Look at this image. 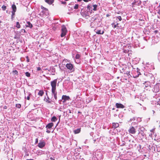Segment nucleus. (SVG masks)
Wrapping results in <instances>:
<instances>
[{"mask_svg": "<svg viewBox=\"0 0 160 160\" xmlns=\"http://www.w3.org/2000/svg\"><path fill=\"white\" fill-rule=\"evenodd\" d=\"M61 31L62 33L61 34V37H63L66 35L67 32L66 28L64 25L62 26Z\"/></svg>", "mask_w": 160, "mask_h": 160, "instance_id": "f257e3e1", "label": "nucleus"}, {"mask_svg": "<svg viewBox=\"0 0 160 160\" xmlns=\"http://www.w3.org/2000/svg\"><path fill=\"white\" fill-rule=\"evenodd\" d=\"M51 94L52 96L53 97V96L54 98L55 99V100H57V92L56 91V88H52L51 90Z\"/></svg>", "mask_w": 160, "mask_h": 160, "instance_id": "f03ea898", "label": "nucleus"}, {"mask_svg": "<svg viewBox=\"0 0 160 160\" xmlns=\"http://www.w3.org/2000/svg\"><path fill=\"white\" fill-rule=\"evenodd\" d=\"M156 145L154 143H151L150 145H149L148 147V148L150 151L153 150L154 152H156Z\"/></svg>", "mask_w": 160, "mask_h": 160, "instance_id": "7ed1b4c3", "label": "nucleus"}, {"mask_svg": "<svg viewBox=\"0 0 160 160\" xmlns=\"http://www.w3.org/2000/svg\"><path fill=\"white\" fill-rule=\"evenodd\" d=\"M57 81V79H55L51 82L50 84L52 88H56Z\"/></svg>", "mask_w": 160, "mask_h": 160, "instance_id": "20e7f679", "label": "nucleus"}, {"mask_svg": "<svg viewBox=\"0 0 160 160\" xmlns=\"http://www.w3.org/2000/svg\"><path fill=\"white\" fill-rule=\"evenodd\" d=\"M67 68L69 69L71 72L74 71V68H73V65L71 63H67L66 65Z\"/></svg>", "mask_w": 160, "mask_h": 160, "instance_id": "39448f33", "label": "nucleus"}, {"mask_svg": "<svg viewBox=\"0 0 160 160\" xmlns=\"http://www.w3.org/2000/svg\"><path fill=\"white\" fill-rule=\"evenodd\" d=\"M129 132L132 134H134L136 132V129L133 127H131L128 130Z\"/></svg>", "mask_w": 160, "mask_h": 160, "instance_id": "423d86ee", "label": "nucleus"}, {"mask_svg": "<svg viewBox=\"0 0 160 160\" xmlns=\"http://www.w3.org/2000/svg\"><path fill=\"white\" fill-rule=\"evenodd\" d=\"M62 99L63 100V102H65L66 101H68L70 99V97L69 96L66 95H62Z\"/></svg>", "mask_w": 160, "mask_h": 160, "instance_id": "0eeeda50", "label": "nucleus"}, {"mask_svg": "<svg viewBox=\"0 0 160 160\" xmlns=\"http://www.w3.org/2000/svg\"><path fill=\"white\" fill-rule=\"evenodd\" d=\"M46 143L44 141L40 142L38 144V146L41 148H42L45 145Z\"/></svg>", "mask_w": 160, "mask_h": 160, "instance_id": "6e6552de", "label": "nucleus"}, {"mask_svg": "<svg viewBox=\"0 0 160 160\" xmlns=\"http://www.w3.org/2000/svg\"><path fill=\"white\" fill-rule=\"evenodd\" d=\"M115 106L117 108H123L125 107V106L122 104L118 103H116Z\"/></svg>", "mask_w": 160, "mask_h": 160, "instance_id": "1a4fd4ad", "label": "nucleus"}, {"mask_svg": "<svg viewBox=\"0 0 160 160\" xmlns=\"http://www.w3.org/2000/svg\"><path fill=\"white\" fill-rule=\"evenodd\" d=\"M150 83L149 82H145V83H144V88L146 90H148V88L150 87Z\"/></svg>", "mask_w": 160, "mask_h": 160, "instance_id": "9d476101", "label": "nucleus"}, {"mask_svg": "<svg viewBox=\"0 0 160 160\" xmlns=\"http://www.w3.org/2000/svg\"><path fill=\"white\" fill-rule=\"evenodd\" d=\"M95 30H96V33L98 34H103L104 32V30H103L102 31L101 30H98L95 29Z\"/></svg>", "mask_w": 160, "mask_h": 160, "instance_id": "9b49d317", "label": "nucleus"}, {"mask_svg": "<svg viewBox=\"0 0 160 160\" xmlns=\"http://www.w3.org/2000/svg\"><path fill=\"white\" fill-rule=\"evenodd\" d=\"M53 126V123L52 122H50L48 123L46 127V128L47 129H51L52 128Z\"/></svg>", "mask_w": 160, "mask_h": 160, "instance_id": "f8f14e48", "label": "nucleus"}, {"mask_svg": "<svg viewBox=\"0 0 160 160\" xmlns=\"http://www.w3.org/2000/svg\"><path fill=\"white\" fill-rule=\"evenodd\" d=\"M112 124V128L114 129L118 127L119 126V124L118 123L113 122Z\"/></svg>", "mask_w": 160, "mask_h": 160, "instance_id": "ddd939ff", "label": "nucleus"}, {"mask_svg": "<svg viewBox=\"0 0 160 160\" xmlns=\"http://www.w3.org/2000/svg\"><path fill=\"white\" fill-rule=\"evenodd\" d=\"M111 25L114 28H119V27L118 26L119 23H117L116 24L115 22H113L112 23Z\"/></svg>", "mask_w": 160, "mask_h": 160, "instance_id": "4468645a", "label": "nucleus"}, {"mask_svg": "<svg viewBox=\"0 0 160 160\" xmlns=\"http://www.w3.org/2000/svg\"><path fill=\"white\" fill-rule=\"evenodd\" d=\"M25 98H26V94H27L28 95L27 96V99L28 100H30V96L31 95V93H30V92H26V93H25Z\"/></svg>", "mask_w": 160, "mask_h": 160, "instance_id": "2eb2a0df", "label": "nucleus"}, {"mask_svg": "<svg viewBox=\"0 0 160 160\" xmlns=\"http://www.w3.org/2000/svg\"><path fill=\"white\" fill-rule=\"evenodd\" d=\"M141 4V2L140 1H138L137 2H136L135 1L134 2H132V5H136L138 6H139Z\"/></svg>", "mask_w": 160, "mask_h": 160, "instance_id": "dca6fc26", "label": "nucleus"}, {"mask_svg": "<svg viewBox=\"0 0 160 160\" xmlns=\"http://www.w3.org/2000/svg\"><path fill=\"white\" fill-rule=\"evenodd\" d=\"M45 2L49 5L52 4L54 2V0H44Z\"/></svg>", "mask_w": 160, "mask_h": 160, "instance_id": "f3484780", "label": "nucleus"}, {"mask_svg": "<svg viewBox=\"0 0 160 160\" xmlns=\"http://www.w3.org/2000/svg\"><path fill=\"white\" fill-rule=\"evenodd\" d=\"M138 134L140 135H141L142 137L140 138V139H142V138H143L144 135H145L143 132H139L138 133Z\"/></svg>", "mask_w": 160, "mask_h": 160, "instance_id": "a211bd4d", "label": "nucleus"}, {"mask_svg": "<svg viewBox=\"0 0 160 160\" xmlns=\"http://www.w3.org/2000/svg\"><path fill=\"white\" fill-rule=\"evenodd\" d=\"M36 153L38 155H40L44 154V152H43L41 150H38L37 151Z\"/></svg>", "mask_w": 160, "mask_h": 160, "instance_id": "6ab92c4d", "label": "nucleus"}, {"mask_svg": "<svg viewBox=\"0 0 160 160\" xmlns=\"http://www.w3.org/2000/svg\"><path fill=\"white\" fill-rule=\"evenodd\" d=\"M12 11H13L14 12H16V10H17V8H16V5L14 4L12 5Z\"/></svg>", "mask_w": 160, "mask_h": 160, "instance_id": "aec40b11", "label": "nucleus"}, {"mask_svg": "<svg viewBox=\"0 0 160 160\" xmlns=\"http://www.w3.org/2000/svg\"><path fill=\"white\" fill-rule=\"evenodd\" d=\"M26 26L27 27H28L30 28H32V24L30 22H27V24H26Z\"/></svg>", "mask_w": 160, "mask_h": 160, "instance_id": "412c9836", "label": "nucleus"}, {"mask_svg": "<svg viewBox=\"0 0 160 160\" xmlns=\"http://www.w3.org/2000/svg\"><path fill=\"white\" fill-rule=\"evenodd\" d=\"M81 131V128H78L77 129L74 130V132L75 134H78Z\"/></svg>", "mask_w": 160, "mask_h": 160, "instance_id": "4be33fe9", "label": "nucleus"}, {"mask_svg": "<svg viewBox=\"0 0 160 160\" xmlns=\"http://www.w3.org/2000/svg\"><path fill=\"white\" fill-rule=\"evenodd\" d=\"M159 90V88H158L157 86L155 87L154 88V89L153 90V92H158Z\"/></svg>", "mask_w": 160, "mask_h": 160, "instance_id": "5701e85b", "label": "nucleus"}, {"mask_svg": "<svg viewBox=\"0 0 160 160\" xmlns=\"http://www.w3.org/2000/svg\"><path fill=\"white\" fill-rule=\"evenodd\" d=\"M44 92L43 90H40L38 92V95L40 96H42L44 94Z\"/></svg>", "mask_w": 160, "mask_h": 160, "instance_id": "b1692460", "label": "nucleus"}, {"mask_svg": "<svg viewBox=\"0 0 160 160\" xmlns=\"http://www.w3.org/2000/svg\"><path fill=\"white\" fill-rule=\"evenodd\" d=\"M92 10L94 11H96L97 10V8L98 7V5L96 4L93 5L92 6Z\"/></svg>", "mask_w": 160, "mask_h": 160, "instance_id": "393cba45", "label": "nucleus"}, {"mask_svg": "<svg viewBox=\"0 0 160 160\" xmlns=\"http://www.w3.org/2000/svg\"><path fill=\"white\" fill-rule=\"evenodd\" d=\"M57 120V118L55 116H53L51 118V121L52 122H55Z\"/></svg>", "mask_w": 160, "mask_h": 160, "instance_id": "a878e982", "label": "nucleus"}, {"mask_svg": "<svg viewBox=\"0 0 160 160\" xmlns=\"http://www.w3.org/2000/svg\"><path fill=\"white\" fill-rule=\"evenodd\" d=\"M15 12L13 11H12V15H11V19L12 20H13L15 17Z\"/></svg>", "mask_w": 160, "mask_h": 160, "instance_id": "bb28decb", "label": "nucleus"}, {"mask_svg": "<svg viewBox=\"0 0 160 160\" xmlns=\"http://www.w3.org/2000/svg\"><path fill=\"white\" fill-rule=\"evenodd\" d=\"M87 8L89 10L92 9V6L90 4H89L87 6Z\"/></svg>", "mask_w": 160, "mask_h": 160, "instance_id": "cd10ccee", "label": "nucleus"}, {"mask_svg": "<svg viewBox=\"0 0 160 160\" xmlns=\"http://www.w3.org/2000/svg\"><path fill=\"white\" fill-rule=\"evenodd\" d=\"M16 27L18 28H20L21 25L19 22H16Z\"/></svg>", "mask_w": 160, "mask_h": 160, "instance_id": "c85d7f7f", "label": "nucleus"}, {"mask_svg": "<svg viewBox=\"0 0 160 160\" xmlns=\"http://www.w3.org/2000/svg\"><path fill=\"white\" fill-rule=\"evenodd\" d=\"M95 22H92L91 23V28H94L95 27H96L97 26H98V25H93V24L95 23Z\"/></svg>", "mask_w": 160, "mask_h": 160, "instance_id": "c756f323", "label": "nucleus"}, {"mask_svg": "<svg viewBox=\"0 0 160 160\" xmlns=\"http://www.w3.org/2000/svg\"><path fill=\"white\" fill-rule=\"evenodd\" d=\"M50 98L48 97H47V98L45 99L44 100L46 101V102L48 103H51V101L49 100Z\"/></svg>", "mask_w": 160, "mask_h": 160, "instance_id": "7c9ffc66", "label": "nucleus"}, {"mask_svg": "<svg viewBox=\"0 0 160 160\" xmlns=\"http://www.w3.org/2000/svg\"><path fill=\"white\" fill-rule=\"evenodd\" d=\"M156 151L158 152H160V146H157L156 147Z\"/></svg>", "mask_w": 160, "mask_h": 160, "instance_id": "2f4dec72", "label": "nucleus"}, {"mask_svg": "<svg viewBox=\"0 0 160 160\" xmlns=\"http://www.w3.org/2000/svg\"><path fill=\"white\" fill-rule=\"evenodd\" d=\"M80 55L79 54H77L76 55L75 58L76 59H78L80 58Z\"/></svg>", "mask_w": 160, "mask_h": 160, "instance_id": "473e14b6", "label": "nucleus"}, {"mask_svg": "<svg viewBox=\"0 0 160 160\" xmlns=\"http://www.w3.org/2000/svg\"><path fill=\"white\" fill-rule=\"evenodd\" d=\"M16 107L17 108H20L21 107V105L20 104H17L16 105Z\"/></svg>", "mask_w": 160, "mask_h": 160, "instance_id": "72a5a7b5", "label": "nucleus"}, {"mask_svg": "<svg viewBox=\"0 0 160 160\" xmlns=\"http://www.w3.org/2000/svg\"><path fill=\"white\" fill-rule=\"evenodd\" d=\"M83 14V16L84 17L86 18L88 16V15H87V12L85 11L84 12Z\"/></svg>", "mask_w": 160, "mask_h": 160, "instance_id": "f704fd0d", "label": "nucleus"}, {"mask_svg": "<svg viewBox=\"0 0 160 160\" xmlns=\"http://www.w3.org/2000/svg\"><path fill=\"white\" fill-rule=\"evenodd\" d=\"M25 75H26V76H27L28 77H29L30 76V73L28 72H26L25 73Z\"/></svg>", "mask_w": 160, "mask_h": 160, "instance_id": "c9c22d12", "label": "nucleus"}, {"mask_svg": "<svg viewBox=\"0 0 160 160\" xmlns=\"http://www.w3.org/2000/svg\"><path fill=\"white\" fill-rule=\"evenodd\" d=\"M2 9L4 11L6 10V6H5L4 5H3L2 7Z\"/></svg>", "mask_w": 160, "mask_h": 160, "instance_id": "e433bc0d", "label": "nucleus"}, {"mask_svg": "<svg viewBox=\"0 0 160 160\" xmlns=\"http://www.w3.org/2000/svg\"><path fill=\"white\" fill-rule=\"evenodd\" d=\"M12 72L14 74H18V72L16 70H13Z\"/></svg>", "mask_w": 160, "mask_h": 160, "instance_id": "4c0bfd02", "label": "nucleus"}, {"mask_svg": "<svg viewBox=\"0 0 160 160\" xmlns=\"http://www.w3.org/2000/svg\"><path fill=\"white\" fill-rule=\"evenodd\" d=\"M78 7V4H75L74 7V9H77Z\"/></svg>", "mask_w": 160, "mask_h": 160, "instance_id": "58836bf2", "label": "nucleus"}, {"mask_svg": "<svg viewBox=\"0 0 160 160\" xmlns=\"http://www.w3.org/2000/svg\"><path fill=\"white\" fill-rule=\"evenodd\" d=\"M41 8L43 10H45V11H48V9L47 8H46L43 7L42 6H41Z\"/></svg>", "mask_w": 160, "mask_h": 160, "instance_id": "ea45409f", "label": "nucleus"}, {"mask_svg": "<svg viewBox=\"0 0 160 160\" xmlns=\"http://www.w3.org/2000/svg\"><path fill=\"white\" fill-rule=\"evenodd\" d=\"M117 18L118 19L119 21H121L122 19L121 17L120 16L117 17Z\"/></svg>", "mask_w": 160, "mask_h": 160, "instance_id": "a19ab883", "label": "nucleus"}, {"mask_svg": "<svg viewBox=\"0 0 160 160\" xmlns=\"http://www.w3.org/2000/svg\"><path fill=\"white\" fill-rule=\"evenodd\" d=\"M124 74H126L128 76L130 75L129 71H127L126 73H124Z\"/></svg>", "mask_w": 160, "mask_h": 160, "instance_id": "79ce46f5", "label": "nucleus"}, {"mask_svg": "<svg viewBox=\"0 0 160 160\" xmlns=\"http://www.w3.org/2000/svg\"><path fill=\"white\" fill-rule=\"evenodd\" d=\"M135 120V117H133L132 118H131L130 119V121H134Z\"/></svg>", "mask_w": 160, "mask_h": 160, "instance_id": "37998d69", "label": "nucleus"}, {"mask_svg": "<svg viewBox=\"0 0 160 160\" xmlns=\"http://www.w3.org/2000/svg\"><path fill=\"white\" fill-rule=\"evenodd\" d=\"M65 1H62L61 2L62 4H65V5L66 4V2Z\"/></svg>", "mask_w": 160, "mask_h": 160, "instance_id": "c03bdc74", "label": "nucleus"}, {"mask_svg": "<svg viewBox=\"0 0 160 160\" xmlns=\"http://www.w3.org/2000/svg\"><path fill=\"white\" fill-rule=\"evenodd\" d=\"M26 58H27V62H29V58H28V56H27V57H26Z\"/></svg>", "mask_w": 160, "mask_h": 160, "instance_id": "a18cd8bd", "label": "nucleus"}, {"mask_svg": "<svg viewBox=\"0 0 160 160\" xmlns=\"http://www.w3.org/2000/svg\"><path fill=\"white\" fill-rule=\"evenodd\" d=\"M41 70V68L40 67H38V68H37V71H40Z\"/></svg>", "mask_w": 160, "mask_h": 160, "instance_id": "49530a36", "label": "nucleus"}, {"mask_svg": "<svg viewBox=\"0 0 160 160\" xmlns=\"http://www.w3.org/2000/svg\"><path fill=\"white\" fill-rule=\"evenodd\" d=\"M92 20H96V18H94V17H93L92 18V19H91Z\"/></svg>", "mask_w": 160, "mask_h": 160, "instance_id": "de8ad7c7", "label": "nucleus"}, {"mask_svg": "<svg viewBox=\"0 0 160 160\" xmlns=\"http://www.w3.org/2000/svg\"><path fill=\"white\" fill-rule=\"evenodd\" d=\"M85 2H88L89 1H91V0H83Z\"/></svg>", "mask_w": 160, "mask_h": 160, "instance_id": "09e8293b", "label": "nucleus"}, {"mask_svg": "<svg viewBox=\"0 0 160 160\" xmlns=\"http://www.w3.org/2000/svg\"><path fill=\"white\" fill-rule=\"evenodd\" d=\"M21 32H26V31H25V29H22L21 30Z\"/></svg>", "mask_w": 160, "mask_h": 160, "instance_id": "8fccbe9b", "label": "nucleus"}, {"mask_svg": "<svg viewBox=\"0 0 160 160\" xmlns=\"http://www.w3.org/2000/svg\"><path fill=\"white\" fill-rule=\"evenodd\" d=\"M158 13L160 15V8H158Z\"/></svg>", "mask_w": 160, "mask_h": 160, "instance_id": "3c124183", "label": "nucleus"}, {"mask_svg": "<svg viewBox=\"0 0 160 160\" xmlns=\"http://www.w3.org/2000/svg\"><path fill=\"white\" fill-rule=\"evenodd\" d=\"M38 142V138H36L35 139V143H37Z\"/></svg>", "mask_w": 160, "mask_h": 160, "instance_id": "603ef678", "label": "nucleus"}, {"mask_svg": "<svg viewBox=\"0 0 160 160\" xmlns=\"http://www.w3.org/2000/svg\"><path fill=\"white\" fill-rule=\"evenodd\" d=\"M3 108L5 109H7V107L6 106H4L3 107Z\"/></svg>", "mask_w": 160, "mask_h": 160, "instance_id": "864d4df0", "label": "nucleus"}, {"mask_svg": "<svg viewBox=\"0 0 160 160\" xmlns=\"http://www.w3.org/2000/svg\"><path fill=\"white\" fill-rule=\"evenodd\" d=\"M138 72V76H137V77H138V76H139V75L141 74V73H140V72H138H138Z\"/></svg>", "mask_w": 160, "mask_h": 160, "instance_id": "5fc2aeb1", "label": "nucleus"}, {"mask_svg": "<svg viewBox=\"0 0 160 160\" xmlns=\"http://www.w3.org/2000/svg\"><path fill=\"white\" fill-rule=\"evenodd\" d=\"M46 132L48 133H50V131L49 130H47L46 131Z\"/></svg>", "mask_w": 160, "mask_h": 160, "instance_id": "6e6d98bb", "label": "nucleus"}, {"mask_svg": "<svg viewBox=\"0 0 160 160\" xmlns=\"http://www.w3.org/2000/svg\"><path fill=\"white\" fill-rule=\"evenodd\" d=\"M68 111L69 112V113H71V110H69V109H68V110H67V112H68Z\"/></svg>", "mask_w": 160, "mask_h": 160, "instance_id": "4d7b16f0", "label": "nucleus"}, {"mask_svg": "<svg viewBox=\"0 0 160 160\" xmlns=\"http://www.w3.org/2000/svg\"><path fill=\"white\" fill-rule=\"evenodd\" d=\"M50 159L51 160H55V159L54 158H53L52 157H51Z\"/></svg>", "mask_w": 160, "mask_h": 160, "instance_id": "13d9d810", "label": "nucleus"}, {"mask_svg": "<svg viewBox=\"0 0 160 160\" xmlns=\"http://www.w3.org/2000/svg\"><path fill=\"white\" fill-rule=\"evenodd\" d=\"M145 130V129L144 128H143L142 129H141V132H143L142 131H143L144 130Z\"/></svg>", "mask_w": 160, "mask_h": 160, "instance_id": "bf43d9fd", "label": "nucleus"}, {"mask_svg": "<svg viewBox=\"0 0 160 160\" xmlns=\"http://www.w3.org/2000/svg\"><path fill=\"white\" fill-rule=\"evenodd\" d=\"M154 32L155 33H156L158 32V31L157 30H156Z\"/></svg>", "mask_w": 160, "mask_h": 160, "instance_id": "052dcab7", "label": "nucleus"}, {"mask_svg": "<svg viewBox=\"0 0 160 160\" xmlns=\"http://www.w3.org/2000/svg\"><path fill=\"white\" fill-rule=\"evenodd\" d=\"M125 144V142L124 141L123 142H122V145H124Z\"/></svg>", "mask_w": 160, "mask_h": 160, "instance_id": "680f3d73", "label": "nucleus"}, {"mask_svg": "<svg viewBox=\"0 0 160 160\" xmlns=\"http://www.w3.org/2000/svg\"><path fill=\"white\" fill-rule=\"evenodd\" d=\"M132 144H134L135 143V142H134V140L132 141Z\"/></svg>", "mask_w": 160, "mask_h": 160, "instance_id": "e2e57ef3", "label": "nucleus"}, {"mask_svg": "<svg viewBox=\"0 0 160 160\" xmlns=\"http://www.w3.org/2000/svg\"><path fill=\"white\" fill-rule=\"evenodd\" d=\"M109 16H110V15H109V14H107V15H106V16H107V17H109Z\"/></svg>", "mask_w": 160, "mask_h": 160, "instance_id": "0e129e2a", "label": "nucleus"}, {"mask_svg": "<svg viewBox=\"0 0 160 160\" xmlns=\"http://www.w3.org/2000/svg\"><path fill=\"white\" fill-rule=\"evenodd\" d=\"M132 113H135V111H134V110H133V111H132Z\"/></svg>", "mask_w": 160, "mask_h": 160, "instance_id": "69168bd1", "label": "nucleus"}, {"mask_svg": "<svg viewBox=\"0 0 160 160\" xmlns=\"http://www.w3.org/2000/svg\"><path fill=\"white\" fill-rule=\"evenodd\" d=\"M82 0H78V2H80L81 1H82Z\"/></svg>", "mask_w": 160, "mask_h": 160, "instance_id": "338daca9", "label": "nucleus"}, {"mask_svg": "<svg viewBox=\"0 0 160 160\" xmlns=\"http://www.w3.org/2000/svg\"><path fill=\"white\" fill-rule=\"evenodd\" d=\"M78 113H81V112L80 111L78 112Z\"/></svg>", "mask_w": 160, "mask_h": 160, "instance_id": "774afa93", "label": "nucleus"}]
</instances>
